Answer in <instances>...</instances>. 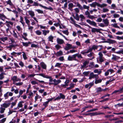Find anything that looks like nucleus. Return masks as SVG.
I'll list each match as a JSON object with an SVG mask.
<instances>
[{
    "instance_id": "obj_2",
    "label": "nucleus",
    "mask_w": 123,
    "mask_h": 123,
    "mask_svg": "<svg viewBox=\"0 0 123 123\" xmlns=\"http://www.w3.org/2000/svg\"><path fill=\"white\" fill-rule=\"evenodd\" d=\"M32 6H39L46 9H49L51 11L53 10V8L51 6H49V7H48L46 6L42 5L41 4L38 3L37 2L35 1H34V3L32 5Z\"/></svg>"
},
{
    "instance_id": "obj_9",
    "label": "nucleus",
    "mask_w": 123,
    "mask_h": 123,
    "mask_svg": "<svg viewBox=\"0 0 123 123\" xmlns=\"http://www.w3.org/2000/svg\"><path fill=\"white\" fill-rule=\"evenodd\" d=\"M75 54L72 55H69L68 58V60L69 61H72L73 60L76 61Z\"/></svg>"
},
{
    "instance_id": "obj_20",
    "label": "nucleus",
    "mask_w": 123,
    "mask_h": 123,
    "mask_svg": "<svg viewBox=\"0 0 123 123\" xmlns=\"http://www.w3.org/2000/svg\"><path fill=\"white\" fill-rule=\"evenodd\" d=\"M90 28L92 29L91 30V31L92 32H99L100 30V29H99L95 28H92V27H90Z\"/></svg>"
},
{
    "instance_id": "obj_42",
    "label": "nucleus",
    "mask_w": 123,
    "mask_h": 123,
    "mask_svg": "<svg viewBox=\"0 0 123 123\" xmlns=\"http://www.w3.org/2000/svg\"><path fill=\"white\" fill-rule=\"evenodd\" d=\"M68 9H70L72 8L73 7L74 5L72 3H70L68 4Z\"/></svg>"
},
{
    "instance_id": "obj_28",
    "label": "nucleus",
    "mask_w": 123,
    "mask_h": 123,
    "mask_svg": "<svg viewBox=\"0 0 123 123\" xmlns=\"http://www.w3.org/2000/svg\"><path fill=\"white\" fill-rule=\"evenodd\" d=\"M43 34L45 36H46L47 34H48L49 32V30H43L42 31Z\"/></svg>"
},
{
    "instance_id": "obj_22",
    "label": "nucleus",
    "mask_w": 123,
    "mask_h": 123,
    "mask_svg": "<svg viewBox=\"0 0 123 123\" xmlns=\"http://www.w3.org/2000/svg\"><path fill=\"white\" fill-rule=\"evenodd\" d=\"M6 26H7L8 28L11 27V26H10V25H12L13 24V23L11 21H6Z\"/></svg>"
},
{
    "instance_id": "obj_23",
    "label": "nucleus",
    "mask_w": 123,
    "mask_h": 123,
    "mask_svg": "<svg viewBox=\"0 0 123 123\" xmlns=\"http://www.w3.org/2000/svg\"><path fill=\"white\" fill-rule=\"evenodd\" d=\"M6 2L7 3V4L11 6V8H12L14 7V6L11 0H8V1H6Z\"/></svg>"
},
{
    "instance_id": "obj_40",
    "label": "nucleus",
    "mask_w": 123,
    "mask_h": 123,
    "mask_svg": "<svg viewBox=\"0 0 123 123\" xmlns=\"http://www.w3.org/2000/svg\"><path fill=\"white\" fill-rule=\"evenodd\" d=\"M75 58L76 56H77L79 58H82L83 57H82L81 55L80 54H75Z\"/></svg>"
},
{
    "instance_id": "obj_3",
    "label": "nucleus",
    "mask_w": 123,
    "mask_h": 123,
    "mask_svg": "<svg viewBox=\"0 0 123 123\" xmlns=\"http://www.w3.org/2000/svg\"><path fill=\"white\" fill-rule=\"evenodd\" d=\"M75 4L76 5V6L78 7L81 10H82L83 9H86L88 10H89V6H87L85 5H83V7L78 2L76 3Z\"/></svg>"
},
{
    "instance_id": "obj_48",
    "label": "nucleus",
    "mask_w": 123,
    "mask_h": 123,
    "mask_svg": "<svg viewBox=\"0 0 123 123\" xmlns=\"http://www.w3.org/2000/svg\"><path fill=\"white\" fill-rule=\"evenodd\" d=\"M36 34L38 35H40L41 34L42 32L39 30H37L35 31Z\"/></svg>"
},
{
    "instance_id": "obj_15",
    "label": "nucleus",
    "mask_w": 123,
    "mask_h": 123,
    "mask_svg": "<svg viewBox=\"0 0 123 123\" xmlns=\"http://www.w3.org/2000/svg\"><path fill=\"white\" fill-rule=\"evenodd\" d=\"M69 80H66L64 82V84H61V87H62L66 88V86H68V84L69 83Z\"/></svg>"
},
{
    "instance_id": "obj_18",
    "label": "nucleus",
    "mask_w": 123,
    "mask_h": 123,
    "mask_svg": "<svg viewBox=\"0 0 123 123\" xmlns=\"http://www.w3.org/2000/svg\"><path fill=\"white\" fill-rule=\"evenodd\" d=\"M103 22L104 23V24L106 26H107L108 25L109 22V20L107 19L106 18L105 19H103Z\"/></svg>"
},
{
    "instance_id": "obj_41",
    "label": "nucleus",
    "mask_w": 123,
    "mask_h": 123,
    "mask_svg": "<svg viewBox=\"0 0 123 123\" xmlns=\"http://www.w3.org/2000/svg\"><path fill=\"white\" fill-rule=\"evenodd\" d=\"M35 11L37 12L38 13L40 14H43V11L39 9L35 10Z\"/></svg>"
},
{
    "instance_id": "obj_39",
    "label": "nucleus",
    "mask_w": 123,
    "mask_h": 123,
    "mask_svg": "<svg viewBox=\"0 0 123 123\" xmlns=\"http://www.w3.org/2000/svg\"><path fill=\"white\" fill-rule=\"evenodd\" d=\"M5 73H2L0 74V80H2L4 78V75H5Z\"/></svg>"
},
{
    "instance_id": "obj_59",
    "label": "nucleus",
    "mask_w": 123,
    "mask_h": 123,
    "mask_svg": "<svg viewBox=\"0 0 123 123\" xmlns=\"http://www.w3.org/2000/svg\"><path fill=\"white\" fill-rule=\"evenodd\" d=\"M62 63H56L55 66V67H60V66L61 65Z\"/></svg>"
},
{
    "instance_id": "obj_36",
    "label": "nucleus",
    "mask_w": 123,
    "mask_h": 123,
    "mask_svg": "<svg viewBox=\"0 0 123 123\" xmlns=\"http://www.w3.org/2000/svg\"><path fill=\"white\" fill-rule=\"evenodd\" d=\"M29 14L31 16V17H33L35 15L34 12H33L31 11H29L28 12Z\"/></svg>"
},
{
    "instance_id": "obj_13",
    "label": "nucleus",
    "mask_w": 123,
    "mask_h": 123,
    "mask_svg": "<svg viewBox=\"0 0 123 123\" xmlns=\"http://www.w3.org/2000/svg\"><path fill=\"white\" fill-rule=\"evenodd\" d=\"M56 41L58 44H62L65 43L63 39L59 38H57Z\"/></svg>"
},
{
    "instance_id": "obj_55",
    "label": "nucleus",
    "mask_w": 123,
    "mask_h": 123,
    "mask_svg": "<svg viewBox=\"0 0 123 123\" xmlns=\"http://www.w3.org/2000/svg\"><path fill=\"white\" fill-rule=\"evenodd\" d=\"M23 84V83L22 82H19L18 83L16 82L14 84H15L17 86H20L22 85Z\"/></svg>"
},
{
    "instance_id": "obj_27",
    "label": "nucleus",
    "mask_w": 123,
    "mask_h": 123,
    "mask_svg": "<svg viewBox=\"0 0 123 123\" xmlns=\"http://www.w3.org/2000/svg\"><path fill=\"white\" fill-rule=\"evenodd\" d=\"M40 65L43 68L45 69H46L47 66L44 62H41Z\"/></svg>"
},
{
    "instance_id": "obj_46",
    "label": "nucleus",
    "mask_w": 123,
    "mask_h": 123,
    "mask_svg": "<svg viewBox=\"0 0 123 123\" xmlns=\"http://www.w3.org/2000/svg\"><path fill=\"white\" fill-rule=\"evenodd\" d=\"M22 103L23 102H20L18 104V107L19 108L22 107L23 106V105L22 104Z\"/></svg>"
},
{
    "instance_id": "obj_4",
    "label": "nucleus",
    "mask_w": 123,
    "mask_h": 123,
    "mask_svg": "<svg viewBox=\"0 0 123 123\" xmlns=\"http://www.w3.org/2000/svg\"><path fill=\"white\" fill-rule=\"evenodd\" d=\"M93 78H95L96 79H98V74H94V73L92 72L90 74L89 79L90 80Z\"/></svg>"
},
{
    "instance_id": "obj_64",
    "label": "nucleus",
    "mask_w": 123,
    "mask_h": 123,
    "mask_svg": "<svg viewBox=\"0 0 123 123\" xmlns=\"http://www.w3.org/2000/svg\"><path fill=\"white\" fill-rule=\"evenodd\" d=\"M117 39L119 40L121 39L123 40V36L121 37H119V36H117Z\"/></svg>"
},
{
    "instance_id": "obj_7",
    "label": "nucleus",
    "mask_w": 123,
    "mask_h": 123,
    "mask_svg": "<svg viewBox=\"0 0 123 123\" xmlns=\"http://www.w3.org/2000/svg\"><path fill=\"white\" fill-rule=\"evenodd\" d=\"M13 82V83L14 84L16 82L20 81H21V79L18 78L17 76H13L12 79Z\"/></svg>"
},
{
    "instance_id": "obj_49",
    "label": "nucleus",
    "mask_w": 123,
    "mask_h": 123,
    "mask_svg": "<svg viewBox=\"0 0 123 123\" xmlns=\"http://www.w3.org/2000/svg\"><path fill=\"white\" fill-rule=\"evenodd\" d=\"M87 56L89 57H91L93 56L94 55V54L93 52H90V53L87 55Z\"/></svg>"
},
{
    "instance_id": "obj_43",
    "label": "nucleus",
    "mask_w": 123,
    "mask_h": 123,
    "mask_svg": "<svg viewBox=\"0 0 123 123\" xmlns=\"http://www.w3.org/2000/svg\"><path fill=\"white\" fill-rule=\"evenodd\" d=\"M74 18L76 19L77 20L79 21V16L78 15L77 13L76 14V15L75 17H74Z\"/></svg>"
},
{
    "instance_id": "obj_19",
    "label": "nucleus",
    "mask_w": 123,
    "mask_h": 123,
    "mask_svg": "<svg viewBox=\"0 0 123 123\" xmlns=\"http://www.w3.org/2000/svg\"><path fill=\"white\" fill-rule=\"evenodd\" d=\"M90 52H91L89 48L87 50L82 51L80 52V53L83 55H85L86 54H88Z\"/></svg>"
},
{
    "instance_id": "obj_25",
    "label": "nucleus",
    "mask_w": 123,
    "mask_h": 123,
    "mask_svg": "<svg viewBox=\"0 0 123 123\" xmlns=\"http://www.w3.org/2000/svg\"><path fill=\"white\" fill-rule=\"evenodd\" d=\"M55 55L57 56L58 57L62 55H63V52L62 51L60 50L55 53Z\"/></svg>"
},
{
    "instance_id": "obj_51",
    "label": "nucleus",
    "mask_w": 123,
    "mask_h": 123,
    "mask_svg": "<svg viewBox=\"0 0 123 123\" xmlns=\"http://www.w3.org/2000/svg\"><path fill=\"white\" fill-rule=\"evenodd\" d=\"M8 39L7 37H5L3 38H0V40L3 42H4L5 41L7 40Z\"/></svg>"
},
{
    "instance_id": "obj_1",
    "label": "nucleus",
    "mask_w": 123,
    "mask_h": 123,
    "mask_svg": "<svg viewBox=\"0 0 123 123\" xmlns=\"http://www.w3.org/2000/svg\"><path fill=\"white\" fill-rule=\"evenodd\" d=\"M90 5L92 7L95 8L96 6H97L98 7H99L101 8H103L106 6H107V5L105 3L100 4L97 2H94L90 4Z\"/></svg>"
},
{
    "instance_id": "obj_37",
    "label": "nucleus",
    "mask_w": 123,
    "mask_h": 123,
    "mask_svg": "<svg viewBox=\"0 0 123 123\" xmlns=\"http://www.w3.org/2000/svg\"><path fill=\"white\" fill-rule=\"evenodd\" d=\"M20 21L19 22L21 23V24L23 25H24L25 23L23 21V18L22 17L20 16Z\"/></svg>"
},
{
    "instance_id": "obj_54",
    "label": "nucleus",
    "mask_w": 123,
    "mask_h": 123,
    "mask_svg": "<svg viewBox=\"0 0 123 123\" xmlns=\"http://www.w3.org/2000/svg\"><path fill=\"white\" fill-rule=\"evenodd\" d=\"M119 91L123 92V86L121 88H120L117 90L114 91L113 92H117Z\"/></svg>"
},
{
    "instance_id": "obj_33",
    "label": "nucleus",
    "mask_w": 123,
    "mask_h": 123,
    "mask_svg": "<svg viewBox=\"0 0 123 123\" xmlns=\"http://www.w3.org/2000/svg\"><path fill=\"white\" fill-rule=\"evenodd\" d=\"M22 43L23 45L26 47L28 46L31 43V42H29L28 43H25L23 42H22Z\"/></svg>"
},
{
    "instance_id": "obj_32",
    "label": "nucleus",
    "mask_w": 123,
    "mask_h": 123,
    "mask_svg": "<svg viewBox=\"0 0 123 123\" xmlns=\"http://www.w3.org/2000/svg\"><path fill=\"white\" fill-rule=\"evenodd\" d=\"M103 79V78H102V79H99L98 80H97V79H95V84H97L98 83H100L102 82V80Z\"/></svg>"
},
{
    "instance_id": "obj_34",
    "label": "nucleus",
    "mask_w": 123,
    "mask_h": 123,
    "mask_svg": "<svg viewBox=\"0 0 123 123\" xmlns=\"http://www.w3.org/2000/svg\"><path fill=\"white\" fill-rule=\"evenodd\" d=\"M26 23L28 25L30 23V21L28 19V17L27 16H25L24 17Z\"/></svg>"
},
{
    "instance_id": "obj_44",
    "label": "nucleus",
    "mask_w": 123,
    "mask_h": 123,
    "mask_svg": "<svg viewBox=\"0 0 123 123\" xmlns=\"http://www.w3.org/2000/svg\"><path fill=\"white\" fill-rule=\"evenodd\" d=\"M55 48L57 50H58L62 47L61 46L59 45L58 44H57L55 46Z\"/></svg>"
},
{
    "instance_id": "obj_63",
    "label": "nucleus",
    "mask_w": 123,
    "mask_h": 123,
    "mask_svg": "<svg viewBox=\"0 0 123 123\" xmlns=\"http://www.w3.org/2000/svg\"><path fill=\"white\" fill-rule=\"evenodd\" d=\"M31 83L33 85H35L36 84H38V83L37 82L34 80L32 81Z\"/></svg>"
},
{
    "instance_id": "obj_17",
    "label": "nucleus",
    "mask_w": 123,
    "mask_h": 123,
    "mask_svg": "<svg viewBox=\"0 0 123 123\" xmlns=\"http://www.w3.org/2000/svg\"><path fill=\"white\" fill-rule=\"evenodd\" d=\"M98 46H97L93 45L92 47L89 48L91 52L92 50H95L96 49H97Z\"/></svg>"
},
{
    "instance_id": "obj_14",
    "label": "nucleus",
    "mask_w": 123,
    "mask_h": 123,
    "mask_svg": "<svg viewBox=\"0 0 123 123\" xmlns=\"http://www.w3.org/2000/svg\"><path fill=\"white\" fill-rule=\"evenodd\" d=\"M65 98V96L62 93L60 94V96H58L55 99V100H58L60 99L61 98L64 99Z\"/></svg>"
},
{
    "instance_id": "obj_47",
    "label": "nucleus",
    "mask_w": 123,
    "mask_h": 123,
    "mask_svg": "<svg viewBox=\"0 0 123 123\" xmlns=\"http://www.w3.org/2000/svg\"><path fill=\"white\" fill-rule=\"evenodd\" d=\"M91 64L92 67H93V68H97L99 67L98 65L97 64H96L94 65L93 63H91Z\"/></svg>"
},
{
    "instance_id": "obj_29",
    "label": "nucleus",
    "mask_w": 123,
    "mask_h": 123,
    "mask_svg": "<svg viewBox=\"0 0 123 123\" xmlns=\"http://www.w3.org/2000/svg\"><path fill=\"white\" fill-rule=\"evenodd\" d=\"M93 72L95 73H97L98 74H100L102 73V71L100 69L98 70V69H96L94 70Z\"/></svg>"
},
{
    "instance_id": "obj_50",
    "label": "nucleus",
    "mask_w": 123,
    "mask_h": 123,
    "mask_svg": "<svg viewBox=\"0 0 123 123\" xmlns=\"http://www.w3.org/2000/svg\"><path fill=\"white\" fill-rule=\"evenodd\" d=\"M22 53H23V56L24 59L25 60L27 59V58L26 56V55L25 53L24 52H22Z\"/></svg>"
},
{
    "instance_id": "obj_24",
    "label": "nucleus",
    "mask_w": 123,
    "mask_h": 123,
    "mask_svg": "<svg viewBox=\"0 0 123 123\" xmlns=\"http://www.w3.org/2000/svg\"><path fill=\"white\" fill-rule=\"evenodd\" d=\"M49 78H47V79H49V85H54V83L53 82V80L52 79V78L50 76H49Z\"/></svg>"
},
{
    "instance_id": "obj_52",
    "label": "nucleus",
    "mask_w": 123,
    "mask_h": 123,
    "mask_svg": "<svg viewBox=\"0 0 123 123\" xmlns=\"http://www.w3.org/2000/svg\"><path fill=\"white\" fill-rule=\"evenodd\" d=\"M85 14L87 16V17H88L90 15V12L88 10L86 11L85 12Z\"/></svg>"
},
{
    "instance_id": "obj_60",
    "label": "nucleus",
    "mask_w": 123,
    "mask_h": 123,
    "mask_svg": "<svg viewBox=\"0 0 123 123\" xmlns=\"http://www.w3.org/2000/svg\"><path fill=\"white\" fill-rule=\"evenodd\" d=\"M111 9H115V8L116 7V6L114 4H112L111 5Z\"/></svg>"
},
{
    "instance_id": "obj_38",
    "label": "nucleus",
    "mask_w": 123,
    "mask_h": 123,
    "mask_svg": "<svg viewBox=\"0 0 123 123\" xmlns=\"http://www.w3.org/2000/svg\"><path fill=\"white\" fill-rule=\"evenodd\" d=\"M0 112L2 114L4 112V111L5 110V109L1 106L0 108Z\"/></svg>"
},
{
    "instance_id": "obj_5",
    "label": "nucleus",
    "mask_w": 123,
    "mask_h": 123,
    "mask_svg": "<svg viewBox=\"0 0 123 123\" xmlns=\"http://www.w3.org/2000/svg\"><path fill=\"white\" fill-rule=\"evenodd\" d=\"M98 59L99 61L101 63L104 61L105 59L103 57V55L101 52H99L98 54Z\"/></svg>"
},
{
    "instance_id": "obj_12",
    "label": "nucleus",
    "mask_w": 123,
    "mask_h": 123,
    "mask_svg": "<svg viewBox=\"0 0 123 123\" xmlns=\"http://www.w3.org/2000/svg\"><path fill=\"white\" fill-rule=\"evenodd\" d=\"M105 42L109 43V44H113L116 43L117 42L114 40H113L110 39H107L106 41H105Z\"/></svg>"
},
{
    "instance_id": "obj_10",
    "label": "nucleus",
    "mask_w": 123,
    "mask_h": 123,
    "mask_svg": "<svg viewBox=\"0 0 123 123\" xmlns=\"http://www.w3.org/2000/svg\"><path fill=\"white\" fill-rule=\"evenodd\" d=\"M66 46L64 49L66 50H68L71 49H74L75 47L74 46L72 47V45L70 44L67 43L66 44Z\"/></svg>"
},
{
    "instance_id": "obj_57",
    "label": "nucleus",
    "mask_w": 123,
    "mask_h": 123,
    "mask_svg": "<svg viewBox=\"0 0 123 123\" xmlns=\"http://www.w3.org/2000/svg\"><path fill=\"white\" fill-rule=\"evenodd\" d=\"M89 72H85L83 73V74L86 76L89 74Z\"/></svg>"
},
{
    "instance_id": "obj_16",
    "label": "nucleus",
    "mask_w": 123,
    "mask_h": 123,
    "mask_svg": "<svg viewBox=\"0 0 123 123\" xmlns=\"http://www.w3.org/2000/svg\"><path fill=\"white\" fill-rule=\"evenodd\" d=\"M61 82V80H56V79L53 80L54 85V86L58 85Z\"/></svg>"
},
{
    "instance_id": "obj_62",
    "label": "nucleus",
    "mask_w": 123,
    "mask_h": 123,
    "mask_svg": "<svg viewBox=\"0 0 123 123\" xmlns=\"http://www.w3.org/2000/svg\"><path fill=\"white\" fill-rule=\"evenodd\" d=\"M19 65L21 67H23L24 66V64L21 61H20L19 63Z\"/></svg>"
},
{
    "instance_id": "obj_45",
    "label": "nucleus",
    "mask_w": 123,
    "mask_h": 123,
    "mask_svg": "<svg viewBox=\"0 0 123 123\" xmlns=\"http://www.w3.org/2000/svg\"><path fill=\"white\" fill-rule=\"evenodd\" d=\"M13 36L15 38H18V36L17 34L14 31H13V34H12Z\"/></svg>"
},
{
    "instance_id": "obj_30",
    "label": "nucleus",
    "mask_w": 123,
    "mask_h": 123,
    "mask_svg": "<svg viewBox=\"0 0 123 123\" xmlns=\"http://www.w3.org/2000/svg\"><path fill=\"white\" fill-rule=\"evenodd\" d=\"M53 39L54 37L52 35H50L49 36L48 38V41H51L52 42H53Z\"/></svg>"
},
{
    "instance_id": "obj_56",
    "label": "nucleus",
    "mask_w": 123,
    "mask_h": 123,
    "mask_svg": "<svg viewBox=\"0 0 123 123\" xmlns=\"http://www.w3.org/2000/svg\"><path fill=\"white\" fill-rule=\"evenodd\" d=\"M103 12H108L109 11V10L107 8H103Z\"/></svg>"
},
{
    "instance_id": "obj_8",
    "label": "nucleus",
    "mask_w": 123,
    "mask_h": 123,
    "mask_svg": "<svg viewBox=\"0 0 123 123\" xmlns=\"http://www.w3.org/2000/svg\"><path fill=\"white\" fill-rule=\"evenodd\" d=\"M114 72V70L112 69H109L107 70L105 72V76H107L110 73L111 74Z\"/></svg>"
},
{
    "instance_id": "obj_21",
    "label": "nucleus",
    "mask_w": 123,
    "mask_h": 123,
    "mask_svg": "<svg viewBox=\"0 0 123 123\" xmlns=\"http://www.w3.org/2000/svg\"><path fill=\"white\" fill-rule=\"evenodd\" d=\"M112 57L111 58V60L116 61L120 58V57L115 55H112Z\"/></svg>"
},
{
    "instance_id": "obj_6",
    "label": "nucleus",
    "mask_w": 123,
    "mask_h": 123,
    "mask_svg": "<svg viewBox=\"0 0 123 123\" xmlns=\"http://www.w3.org/2000/svg\"><path fill=\"white\" fill-rule=\"evenodd\" d=\"M10 103L9 101H6L3 104L1 105V106L5 108H7L8 107H9L10 105Z\"/></svg>"
},
{
    "instance_id": "obj_61",
    "label": "nucleus",
    "mask_w": 123,
    "mask_h": 123,
    "mask_svg": "<svg viewBox=\"0 0 123 123\" xmlns=\"http://www.w3.org/2000/svg\"><path fill=\"white\" fill-rule=\"evenodd\" d=\"M48 102L46 101V102H44L43 103V105L45 107H46L48 106Z\"/></svg>"
},
{
    "instance_id": "obj_35",
    "label": "nucleus",
    "mask_w": 123,
    "mask_h": 123,
    "mask_svg": "<svg viewBox=\"0 0 123 123\" xmlns=\"http://www.w3.org/2000/svg\"><path fill=\"white\" fill-rule=\"evenodd\" d=\"M106 90V89H102L101 87H99L97 89V92H101L105 91Z\"/></svg>"
},
{
    "instance_id": "obj_53",
    "label": "nucleus",
    "mask_w": 123,
    "mask_h": 123,
    "mask_svg": "<svg viewBox=\"0 0 123 123\" xmlns=\"http://www.w3.org/2000/svg\"><path fill=\"white\" fill-rule=\"evenodd\" d=\"M6 118H4L0 120V123H4L6 121Z\"/></svg>"
},
{
    "instance_id": "obj_31",
    "label": "nucleus",
    "mask_w": 123,
    "mask_h": 123,
    "mask_svg": "<svg viewBox=\"0 0 123 123\" xmlns=\"http://www.w3.org/2000/svg\"><path fill=\"white\" fill-rule=\"evenodd\" d=\"M37 75H38L39 76H41L44 78H49V76L47 75H45L43 74H36Z\"/></svg>"
},
{
    "instance_id": "obj_58",
    "label": "nucleus",
    "mask_w": 123,
    "mask_h": 123,
    "mask_svg": "<svg viewBox=\"0 0 123 123\" xmlns=\"http://www.w3.org/2000/svg\"><path fill=\"white\" fill-rule=\"evenodd\" d=\"M62 32L63 33L66 34L67 35H68L69 33L68 31L67 30L62 31Z\"/></svg>"
},
{
    "instance_id": "obj_11",
    "label": "nucleus",
    "mask_w": 123,
    "mask_h": 123,
    "mask_svg": "<svg viewBox=\"0 0 123 123\" xmlns=\"http://www.w3.org/2000/svg\"><path fill=\"white\" fill-rule=\"evenodd\" d=\"M86 21L90 25L95 27H97L96 23L93 21H92L90 20L87 19L86 20Z\"/></svg>"
},
{
    "instance_id": "obj_26",
    "label": "nucleus",
    "mask_w": 123,
    "mask_h": 123,
    "mask_svg": "<svg viewBox=\"0 0 123 123\" xmlns=\"http://www.w3.org/2000/svg\"><path fill=\"white\" fill-rule=\"evenodd\" d=\"M97 115V114L96 113H89L87 114L84 113L83 114V115H85L86 116L90 115L91 116Z\"/></svg>"
}]
</instances>
